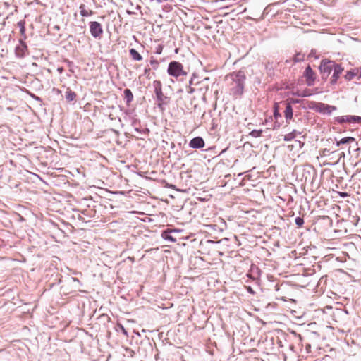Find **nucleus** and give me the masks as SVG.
Listing matches in <instances>:
<instances>
[{"label":"nucleus","mask_w":361,"mask_h":361,"mask_svg":"<svg viewBox=\"0 0 361 361\" xmlns=\"http://www.w3.org/2000/svg\"><path fill=\"white\" fill-rule=\"evenodd\" d=\"M284 104L286 105V109L284 111V116L286 118V122L287 124L290 123V120L293 118V110L292 105L290 102H284Z\"/></svg>","instance_id":"12"},{"label":"nucleus","mask_w":361,"mask_h":361,"mask_svg":"<svg viewBox=\"0 0 361 361\" xmlns=\"http://www.w3.org/2000/svg\"><path fill=\"white\" fill-rule=\"evenodd\" d=\"M194 91H195V90H194V88H192V87H190L188 89V90H187L188 93H189V94H192V93H193V92H194Z\"/></svg>","instance_id":"32"},{"label":"nucleus","mask_w":361,"mask_h":361,"mask_svg":"<svg viewBox=\"0 0 361 361\" xmlns=\"http://www.w3.org/2000/svg\"><path fill=\"white\" fill-rule=\"evenodd\" d=\"M357 73H358L357 69H353V70L349 71L345 75V78L347 80H351L355 78V76L357 75Z\"/></svg>","instance_id":"19"},{"label":"nucleus","mask_w":361,"mask_h":361,"mask_svg":"<svg viewBox=\"0 0 361 361\" xmlns=\"http://www.w3.org/2000/svg\"><path fill=\"white\" fill-rule=\"evenodd\" d=\"M72 280L74 281V282H77L78 283H80V281L77 278H72Z\"/></svg>","instance_id":"35"},{"label":"nucleus","mask_w":361,"mask_h":361,"mask_svg":"<svg viewBox=\"0 0 361 361\" xmlns=\"http://www.w3.org/2000/svg\"><path fill=\"white\" fill-rule=\"evenodd\" d=\"M27 46L26 43L22 40H19V44L15 48V54L17 58L23 59L27 54Z\"/></svg>","instance_id":"6"},{"label":"nucleus","mask_w":361,"mask_h":361,"mask_svg":"<svg viewBox=\"0 0 361 361\" xmlns=\"http://www.w3.org/2000/svg\"><path fill=\"white\" fill-rule=\"evenodd\" d=\"M167 73L169 75L175 78L187 75V72L183 70V65L180 62L176 61H173L169 63Z\"/></svg>","instance_id":"3"},{"label":"nucleus","mask_w":361,"mask_h":361,"mask_svg":"<svg viewBox=\"0 0 361 361\" xmlns=\"http://www.w3.org/2000/svg\"><path fill=\"white\" fill-rule=\"evenodd\" d=\"M303 75L306 79V84L308 86L314 85L316 80V74L310 66H307V67H306Z\"/></svg>","instance_id":"7"},{"label":"nucleus","mask_w":361,"mask_h":361,"mask_svg":"<svg viewBox=\"0 0 361 361\" xmlns=\"http://www.w3.org/2000/svg\"><path fill=\"white\" fill-rule=\"evenodd\" d=\"M339 195L342 197H346L348 196V194L347 192H339Z\"/></svg>","instance_id":"31"},{"label":"nucleus","mask_w":361,"mask_h":361,"mask_svg":"<svg viewBox=\"0 0 361 361\" xmlns=\"http://www.w3.org/2000/svg\"><path fill=\"white\" fill-rule=\"evenodd\" d=\"M295 223L298 226L301 227L304 224V219L302 217L298 216L295 219Z\"/></svg>","instance_id":"26"},{"label":"nucleus","mask_w":361,"mask_h":361,"mask_svg":"<svg viewBox=\"0 0 361 361\" xmlns=\"http://www.w3.org/2000/svg\"><path fill=\"white\" fill-rule=\"evenodd\" d=\"M300 134H301L300 132H299L296 130H293L292 132L285 135L283 140H284V141L289 142V141L293 140L297 136V135H300Z\"/></svg>","instance_id":"14"},{"label":"nucleus","mask_w":361,"mask_h":361,"mask_svg":"<svg viewBox=\"0 0 361 361\" xmlns=\"http://www.w3.org/2000/svg\"><path fill=\"white\" fill-rule=\"evenodd\" d=\"M316 110L318 112L329 116L334 111L336 110V107L324 103H318L316 106Z\"/></svg>","instance_id":"8"},{"label":"nucleus","mask_w":361,"mask_h":361,"mask_svg":"<svg viewBox=\"0 0 361 361\" xmlns=\"http://www.w3.org/2000/svg\"><path fill=\"white\" fill-rule=\"evenodd\" d=\"M178 232L176 229H166L161 232V237L165 240L175 243L176 241V239L172 235V233H177Z\"/></svg>","instance_id":"11"},{"label":"nucleus","mask_w":361,"mask_h":361,"mask_svg":"<svg viewBox=\"0 0 361 361\" xmlns=\"http://www.w3.org/2000/svg\"><path fill=\"white\" fill-rule=\"evenodd\" d=\"M159 3H161L163 0H157Z\"/></svg>","instance_id":"41"},{"label":"nucleus","mask_w":361,"mask_h":361,"mask_svg":"<svg viewBox=\"0 0 361 361\" xmlns=\"http://www.w3.org/2000/svg\"><path fill=\"white\" fill-rule=\"evenodd\" d=\"M130 56L135 61H140L142 60V56L140 54V53L135 49H130L129 50Z\"/></svg>","instance_id":"16"},{"label":"nucleus","mask_w":361,"mask_h":361,"mask_svg":"<svg viewBox=\"0 0 361 361\" xmlns=\"http://www.w3.org/2000/svg\"><path fill=\"white\" fill-rule=\"evenodd\" d=\"M361 164V159L355 164V166Z\"/></svg>","instance_id":"37"},{"label":"nucleus","mask_w":361,"mask_h":361,"mask_svg":"<svg viewBox=\"0 0 361 361\" xmlns=\"http://www.w3.org/2000/svg\"><path fill=\"white\" fill-rule=\"evenodd\" d=\"M124 98L126 99V104L128 106L130 102L133 100V94L130 89H125L123 91Z\"/></svg>","instance_id":"13"},{"label":"nucleus","mask_w":361,"mask_h":361,"mask_svg":"<svg viewBox=\"0 0 361 361\" xmlns=\"http://www.w3.org/2000/svg\"><path fill=\"white\" fill-rule=\"evenodd\" d=\"M358 116H346V122L348 123H357Z\"/></svg>","instance_id":"25"},{"label":"nucleus","mask_w":361,"mask_h":361,"mask_svg":"<svg viewBox=\"0 0 361 361\" xmlns=\"http://www.w3.org/2000/svg\"><path fill=\"white\" fill-rule=\"evenodd\" d=\"M337 63L333 61L324 59L321 61L319 65V71L322 75V78L326 79L334 70Z\"/></svg>","instance_id":"4"},{"label":"nucleus","mask_w":361,"mask_h":361,"mask_svg":"<svg viewBox=\"0 0 361 361\" xmlns=\"http://www.w3.org/2000/svg\"><path fill=\"white\" fill-rule=\"evenodd\" d=\"M293 59L294 63H298V62L303 61L305 59V54H302L300 52H298L295 54Z\"/></svg>","instance_id":"22"},{"label":"nucleus","mask_w":361,"mask_h":361,"mask_svg":"<svg viewBox=\"0 0 361 361\" xmlns=\"http://www.w3.org/2000/svg\"><path fill=\"white\" fill-rule=\"evenodd\" d=\"M249 291L251 293L252 292V288L250 287H249Z\"/></svg>","instance_id":"42"},{"label":"nucleus","mask_w":361,"mask_h":361,"mask_svg":"<svg viewBox=\"0 0 361 361\" xmlns=\"http://www.w3.org/2000/svg\"><path fill=\"white\" fill-rule=\"evenodd\" d=\"M153 86L154 87V93L156 95V99L157 101V106L161 109H164V105L167 104L169 102V97L166 96L162 92V85L159 80H154L153 82Z\"/></svg>","instance_id":"2"},{"label":"nucleus","mask_w":361,"mask_h":361,"mask_svg":"<svg viewBox=\"0 0 361 361\" xmlns=\"http://www.w3.org/2000/svg\"><path fill=\"white\" fill-rule=\"evenodd\" d=\"M343 68L341 67L340 64H336L333 70V75L331 78L330 83L331 85H335L337 82L338 79L340 77V75L342 73Z\"/></svg>","instance_id":"10"},{"label":"nucleus","mask_w":361,"mask_h":361,"mask_svg":"<svg viewBox=\"0 0 361 361\" xmlns=\"http://www.w3.org/2000/svg\"><path fill=\"white\" fill-rule=\"evenodd\" d=\"M67 62H68V66H72L73 62L69 61H68Z\"/></svg>","instance_id":"40"},{"label":"nucleus","mask_w":361,"mask_h":361,"mask_svg":"<svg viewBox=\"0 0 361 361\" xmlns=\"http://www.w3.org/2000/svg\"><path fill=\"white\" fill-rule=\"evenodd\" d=\"M274 117L275 120H278L279 118H281V114L279 112V106L278 103H274Z\"/></svg>","instance_id":"21"},{"label":"nucleus","mask_w":361,"mask_h":361,"mask_svg":"<svg viewBox=\"0 0 361 361\" xmlns=\"http://www.w3.org/2000/svg\"><path fill=\"white\" fill-rule=\"evenodd\" d=\"M355 141V139L353 137H346L341 139L338 142H336V145L339 146L341 145H344L347 143H350L351 142Z\"/></svg>","instance_id":"20"},{"label":"nucleus","mask_w":361,"mask_h":361,"mask_svg":"<svg viewBox=\"0 0 361 361\" xmlns=\"http://www.w3.org/2000/svg\"><path fill=\"white\" fill-rule=\"evenodd\" d=\"M79 9H80V13L81 16H82V17L92 16L94 13V12L92 10H90V11L86 10V6L83 4H80V6H79Z\"/></svg>","instance_id":"15"},{"label":"nucleus","mask_w":361,"mask_h":361,"mask_svg":"<svg viewBox=\"0 0 361 361\" xmlns=\"http://www.w3.org/2000/svg\"><path fill=\"white\" fill-rule=\"evenodd\" d=\"M280 126V123H279L277 120H276V121L274 122V129L279 128Z\"/></svg>","instance_id":"30"},{"label":"nucleus","mask_w":361,"mask_h":361,"mask_svg":"<svg viewBox=\"0 0 361 361\" xmlns=\"http://www.w3.org/2000/svg\"><path fill=\"white\" fill-rule=\"evenodd\" d=\"M361 173V169H357L356 170L355 173Z\"/></svg>","instance_id":"38"},{"label":"nucleus","mask_w":361,"mask_h":361,"mask_svg":"<svg viewBox=\"0 0 361 361\" xmlns=\"http://www.w3.org/2000/svg\"><path fill=\"white\" fill-rule=\"evenodd\" d=\"M150 64L151 66H152V68L154 69V70H157L158 68H159V62L157 60L154 59H152L150 60Z\"/></svg>","instance_id":"27"},{"label":"nucleus","mask_w":361,"mask_h":361,"mask_svg":"<svg viewBox=\"0 0 361 361\" xmlns=\"http://www.w3.org/2000/svg\"><path fill=\"white\" fill-rule=\"evenodd\" d=\"M226 79L230 80L229 94L235 98L240 97L244 92L246 75L244 71H233L226 75Z\"/></svg>","instance_id":"1"},{"label":"nucleus","mask_w":361,"mask_h":361,"mask_svg":"<svg viewBox=\"0 0 361 361\" xmlns=\"http://www.w3.org/2000/svg\"><path fill=\"white\" fill-rule=\"evenodd\" d=\"M32 97L35 100H37V101H39V102H41V101H42V100H41V99H40V97H39L38 96H36V95H35V94H32Z\"/></svg>","instance_id":"33"},{"label":"nucleus","mask_w":361,"mask_h":361,"mask_svg":"<svg viewBox=\"0 0 361 361\" xmlns=\"http://www.w3.org/2000/svg\"><path fill=\"white\" fill-rule=\"evenodd\" d=\"M157 53H158V54H160V53H161L160 49H158Z\"/></svg>","instance_id":"43"},{"label":"nucleus","mask_w":361,"mask_h":361,"mask_svg":"<svg viewBox=\"0 0 361 361\" xmlns=\"http://www.w3.org/2000/svg\"><path fill=\"white\" fill-rule=\"evenodd\" d=\"M65 98L67 102H73L76 98V94L75 92L68 88L65 94Z\"/></svg>","instance_id":"17"},{"label":"nucleus","mask_w":361,"mask_h":361,"mask_svg":"<svg viewBox=\"0 0 361 361\" xmlns=\"http://www.w3.org/2000/svg\"><path fill=\"white\" fill-rule=\"evenodd\" d=\"M336 120L339 123H343L344 122H346V116H338L337 118H336Z\"/></svg>","instance_id":"28"},{"label":"nucleus","mask_w":361,"mask_h":361,"mask_svg":"<svg viewBox=\"0 0 361 361\" xmlns=\"http://www.w3.org/2000/svg\"><path fill=\"white\" fill-rule=\"evenodd\" d=\"M131 126L133 127L134 130L141 133L143 130L140 129V121L134 117L131 118Z\"/></svg>","instance_id":"18"},{"label":"nucleus","mask_w":361,"mask_h":361,"mask_svg":"<svg viewBox=\"0 0 361 361\" xmlns=\"http://www.w3.org/2000/svg\"><path fill=\"white\" fill-rule=\"evenodd\" d=\"M89 25L91 35L96 39H99L103 34L102 25L97 21H91Z\"/></svg>","instance_id":"5"},{"label":"nucleus","mask_w":361,"mask_h":361,"mask_svg":"<svg viewBox=\"0 0 361 361\" xmlns=\"http://www.w3.org/2000/svg\"><path fill=\"white\" fill-rule=\"evenodd\" d=\"M149 71H150V68H145V71H144V74L145 75H146L147 78H149Z\"/></svg>","instance_id":"29"},{"label":"nucleus","mask_w":361,"mask_h":361,"mask_svg":"<svg viewBox=\"0 0 361 361\" xmlns=\"http://www.w3.org/2000/svg\"><path fill=\"white\" fill-rule=\"evenodd\" d=\"M121 329H122V331H123V333L125 334V335H127V331L126 330L124 329V327L123 326H121Z\"/></svg>","instance_id":"36"},{"label":"nucleus","mask_w":361,"mask_h":361,"mask_svg":"<svg viewBox=\"0 0 361 361\" xmlns=\"http://www.w3.org/2000/svg\"><path fill=\"white\" fill-rule=\"evenodd\" d=\"M25 21L20 20L18 23V26L20 28V32L22 35H25Z\"/></svg>","instance_id":"24"},{"label":"nucleus","mask_w":361,"mask_h":361,"mask_svg":"<svg viewBox=\"0 0 361 361\" xmlns=\"http://www.w3.org/2000/svg\"><path fill=\"white\" fill-rule=\"evenodd\" d=\"M357 123H361V116H358L357 117Z\"/></svg>","instance_id":"39"},{"label":"nucleus","mask_w":361,"mask_h":361,"mask_svg":"<svg viewBox=\"0 0 361 361\" xmlns=\"http://www.w3.org/2000/svg\"><path fill=\"white\" fill-rule=\"evenodd\" d=\"M204 145V139L200 136L192 138L189 142V147L193 149H202Z\"/></svg>","instance_id":"9"},{"label":"nucleus","mask_w":361,"mask_h":361,"mask_svg":"<svg viewBox=\"0 0 361 361\" xmlns=\"http://www.w3.org/2000/svg\"><path fill=\"white\" fill-rule=\"evenodd\" d=\"M262 130H252L249 135L252 137H259L262 135Z\"/></svg>","instance_id":"23"},{"label":"nucleus","mask_w":361,"mask_h":361,"mask_svg":"<svg viewBox=\"0 0 361 361\" xmlns=\"http://www.w3.org/2000/svg\"><path fill=\"white\" fill-rule=\"evenodd\" d=\"M57 71L59 73H62L63 71V67H59L57 68Z\"/></svg>","instance_id":"34"},{"label":"nucleus","mask_w":361,"mask_h":361,"mask_svg":"<svg viewBox=\"0 0 361 361\" xmlns=\"http://www.w3.org/2000/svg\"><path fill=\"white\" fill-rule=\"evenodd\" d=\"M157 53H158V54H160V53H161L160 49H158Z\"/></svg>","instance_id":"44"}]
</instances>
